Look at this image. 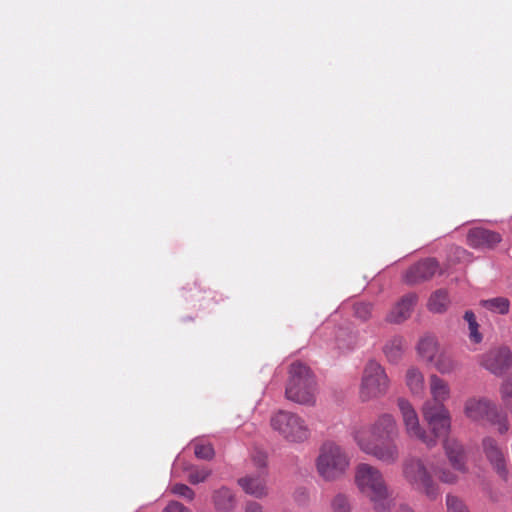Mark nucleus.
I'll use <instances>...</instances> for the list:
<instances>
[{"label":"nucleus","mask_w":512,"mask_h":512,"mask_svg":"<svg viewBox=\"0 0 512 512\" xmlns=\"http://www.w3.org/2000/svg\"><path fill=\"white\" fill-rule=\"evenodd\" d=\"M405 383L413 395H423L425 391V378L419 368L413 366L407 369Z\"/></svg>","instance_id":"4be33fe9"},{"label":"nucleus","mask_w":512,"mask_h":512,"mask_svg":"<svg viewBox=\"0 0 512 512\" xmlns=\"http://www.w3.org/2000/svg\"><path fill=\"white\" fill-rule=\"evenodd\" d=\"M480 365L492 374L501 376L512 369V353L506 346L494 347L480 356Z\"/></svg>","instance_id":"9d476101"},{"label":"nucleus","mask_w":512,"mask_h":512,"mask_svg":"<svg viewBox=\"0 0 512 512\" xmlns=\"http://www.w3.org/2000/svg\"><path fill=\"white\" fill-rule=\"evenodd\" d=\"M487 421L497 427L499 434H505L509 430V421L507 415L499 411L496 405L488 416Z\"/></svg>","instance_id":"bb28decb"},{"label":"nucleus","mask_w":512,"mask_h":512,"mask_svg":"<svg viewBox=\"0 0 512 512\" xmlns=\"http://www.w3.org/2000/svg\"><path fill=\"white\" fill-rule=\"evenodd\" d=\"M480 305L490 312L505 315L509 312L510 301L505 297L481 300Z\"/></svg>","instance_id":"b1692460"},{"label":"nucleus","mask_w":512,"mask_h":512,"mask_svg":"<svg viewBox=\"0 0 512 512\" xmlns=\"http://www.w3.org/2000/svg\"><path fill=\"white\" fill-rule=\"evenodd\" d=\"M502 241V236L489 229L477 227L469 230L467 243L475 249H493Z\"/></svg>","instance_id":"4468645a"},{"label":"nucleus","mask_w":512,"mask_h":512,"mask_svg":"<svg viewBox=\"0 0 512 512\" xmlns=\"http://www.w3.org/2000/svg\"><path fill=\"white\" fill-rule=\"evenodd\" d=\"M246 512H264V511L258 503L250 502L246 505Z\"/></svg>","instance_id":"e433bc0d"},{"label":"nucleus","mask_w":512,"mask_h":512,"mask_svg":"<svg viewBox=\"0 0 512 512\" xmlns=\"http://www.w3.org/2000/svg\"><path fill=\"white\" fill-rule=\"evenodd\" d=\"M422 415L428 424L431 438L446 436L451 430V415L445 405H434L431 401H425L422 405Z\"/></svg>","instance_id":"1a4fd4ad"},{"label":"nucleus","mask_w":512,"mask_h":512,"mask_svg":"<svg viewBox=\"0 0 512 512\" xmlns=\"http://www.w3.org/2000/svg\"><path fill=\"white\" fill-rule=\"evenodd\" d=\"M437 477L440 482L444 484H455L458 481V476L455 472L448 468H438L436 470Z\"/></svg>","instance_id":"f704fd0d"},{"label":"nucleus","mask_w":512,"mask_h":512,"mask_svg":"<svg viewBox=\"0 0 512 512\" xmlns=\"http://www.w3.org/2000/svg\"><path fill=\"white\" fill-rule=\"evenodd\" d=\"M444 449L452 467L459 472H467L463 446L456 439L448 438L444 441Z\"/></svg>","instance_id":"a211bd4d"},{"label":"nucleus","mask_w":512,"mask_h":512,"mask_svg":"<svg viewBox=\"0 0 512 512\" xmlns=\"http://www.w3.org/2000/svg\"><path fill=\"white\" fill-rule=\"evenodd\" d=\"M449 305L448 294L444 290L434 292L428 301V309L433 313H443Z\"/></svg>","instance_id":"a878e982"},{"label":"nucleus","mask_w":512,"mask_h":512,"mask_svg":"<svg viewBox=\"0 0 512 512\" xmlns=\"http://www.w3.org/2000/svg\"><path fill=\"white\" fill-rule=\"evenodd\" d=\"M401 475L405 483L429 501H435L441 495L438 483L425 461L417 456L407 457L401 465Z\"/></svg>","instance_id":"7ed1b4c3"},{"label":"nucleus","mask_w":512,"mask_h":512,"mask_svg":"<svg viewBox=\"0 0 512 512\" xmlns=\"http://www.w3.org/2000/svg\"><path fill=\"white\" fill-rule=\"evenodd\" d=\"M270 427L282 440L290 444L304 443L311 434L306 420L287 410L274 412L270 417Z\"/></svg>","instance_id":"423d86ee"},{"label":"nucleus","mask_w":512,"mask_h":512,"mask_svg":"<svg viewBox=\"0 0 512 512\" xmlns=\"http://www.w3.org/2000/svg\"><path fill=\"white\" fill-rule=\"evenodd\" d=\"M397 406L401 415L405 433L411 439L421 441L428 447L435 445V439L431 438L421 426L419 416L413 405L405 398L397 400Z\"/></svg>","instance_id":"6e6552de"},{"label":"nucleus","mask_w":512,"mask_h":512,"mask_svg":"<svg viewBox=\"0 0 512 512\" xmlns=\"http://www.w3.org/2000/svg\"><path fill=\"white\" fill-rule=\"evenodd\" d=\"M170 490L173 494L183 497L189 501H192L195 497L194 491L189 486L182 483L172 485Z\"/></svg>","instance_id":"473e14b6"},{"label":"nucleus","mask_w":512,"mask_h":512,"mask_svg":"<svg viewBox=\"0 0 512 512\" xmlns=\"http://www.w3.org/2000/svg\"><path fill=\"white\" fill-rule=\"evenodd\" d=\"M264 455H260L257 459V464L262 470L256 475H247L238 480V484L240 487L249 495L254 496L256 498L264 497L268 494L267 481H266V473L263 470L265 466Z\"/></svg>","instance_id":"f8f14e48"},{"label":"nucleus","mask_w":512,"mask_h":512,"mask_svg":"<svg viewBox=\"0 0 512 512\" xmlns=\"http://www.w3.org/2000/svg\"><path fill=\"white\" fill-rule=\"evenodd\" d=\"M315 464L319 476L325 481L332 482L341 479L347 473L350 457L340 445L328 441L320 447Z\"/></svg>","instance_id":"20e7f679"},{"label":"nucleus","mask_w":512,"mask_h":512,"mask_svg":"<svg viewBox=\"0 0 512 512\" xmlns=\"http://www.w3.org/2000/svg\"><path fill=\"white\" fill-rule=\"evenodd\" d=\"M468 324V338L473 344H480L483 341V335L479 331V324L473 311L467 310L463 316Z\"/></svg>","instance_id":"393cba45"},{"label":"nucleus","mask_w":512,"mask_h":512,"mask_svg":"<svg viewBox=\"0 0 512 512\" xmlns=\"http://www.w3.org/2000/svg\"><path fill=\"white\" fill-rule=\"evenodd\" d=\"M439 270V265L434 259L419 261L410 267L405 273V281L409 284H416L433 277Z\"/></svg>","instance_id":"2eb2a0df"},{"label":"nucleus","mask_w":512,"mask_h":512,"mask_svg":"<svg viewBox=\"0 0 512 512\" xmlns=\"http://www.w3.org/2000/svg\"><path fill=\"white\" fill-rule=\"evenodd\" d=\"M355 485L368 499L375 512H390L395 505L390 489L382 471L371 464L360 463L355 468Z\"/></svg>","instance_id":"f03ea898"},{"label":"nucleus","mask_w":512,"mask_h":512,"mask_svg":"<svg viewBox=\"0 0 512 512\" xmlns=\"http://www.w3.org/2000/svg\"><path fill=\"white\" fill-rule=\"evenodd\" d=\"M398 436L397 421L389 413L380 414L369 425L352 432L354 442L363 453L386 465H394L400 459V449L396 442Z\"/></svg>","instance_id":"f257e3e1"},{"label":"nucleus","mask_w":512,"mask_h":512,"mask_svg":"<svg viewBox=\"0 0 512 512\" xmlns=\"http://www.w3.org/2000/svg\"><path fill=\"white\" fill-rule=\"evenodd\" d=\"M416 302V294L409 293L404 295L388 312L386 321L391 324L403 323L411 316Z\"/></svg>","instance_id":"dca6fc26"},{"label":"nucleus","mask_w":512,"mask_h":512,"mask_svg":"<svg viewBox=\"0 0 512 512\" xmlns=\"http://www.w3.org/2000/svg\"><path fill=\"white\" fill-rule=\"evenodd\" d=\"M383 352L391 363H398L404 352V339L395 336L388 340L383 347Z\"/></svg>","instance_id":"5701e85b"},{"label":"nucleus","mask_w":512,"mask_h":512,"mask_svg":"<svg viewBox=\"0 0 512 512\" xmlns=\"http://www.w3.org/2000/svg\"><path fill=\"white\" fill-rule=\"evenodd\" d=\"M442 375H450L459 369L458 361L451 353L442 349L430 363Z\"/></svg>","instance_id":"412c9836"},{"label":"nucleus","mask_w":512,"mask_h":512,"mask_svg":"<svg viewBox=\"0 0 512 512\" xmlns=\"http://www.w3.org/2000/svg\"><path fill=\"white\" fill-rule=\"evenodd\" d=\"M212 500L217 512H232L236 507L234 493L226 486H222L213 492Z\"/></svg>","instance_id":"6ab92c4d"},{"label":"nucleus","mask_w":512,"mask_h":512,"mask_svg":"<svg viewBox=\"0 0 512 512\" xmlns=\"http://www.w3.org/2000/svg\"><path fill=\"white\" fill-rule=\"evenodd\" d=\"M482 450L493 470L501 479L506 481L509 475L507 458L497 441L492 437L483 438Z\"/></svg>","instance_id":"9b49d317"},{"label":"nucleus","mask_w":512,"mask_h":512,"mask_svg":"<svg viewBox=\"0 0 512 512\" xmlns=\"http://www.w3.org/2000/svg\"><path fill=\"white\" fill-rule=\"evenodd\" d=\"M429 393L431 402L434 405H445L451 397V388L449 383L439 375L433 373L429 375Z\"/></svg>","instance_id":"f3484780"},{"label":"nucleus","mask_w":512,"mask_h":512,"mask_svg":"<svg viewBox=\"0 0 512 512\" xmlns=\"http://www.w3.org/2000/svg\"><path fill=\"white\" fill-rule=\"evenodd\" d=\"M500 396L504 406L512 413V380H505L500 386Z\"/></svg>","instance_id":"7c9ffc66"},{"label":"nucleus","mask_w":512,"mask_h":512,"mask_svg":"<svg viewBox=\"0 0 512 512\" xmlns=\"http://www.w3.org/2000/svg\"><path fill=\"white\" fill-rule=\"evenodd\" d=\"M194 453L197 458L203 460H211L215 455L212 445L202 443H196L194 445Z\"/></svg>","instance_id":"2f4dec72"},{"label":"nucleus","mask_w":512,"mask_h":512,"mask_svg":"<svg viewBox=\"0 0 512 512\" xmlns=\"http://www.w3.org/2000/svg\"><path fill=\"white\" fill-rule=\"evenodd\" d=\"M396 512H415L412 507L407 504H401Z\"/></svg>","instance_id":"4c0bfd02"},{"label":"nucleus","mask_w":512,"mask_h":512,"mask_svg":"<svg viewBox=\"0 0 512 512\" xmlns=\"http://www.w3.org/2000/svg\"><path fill=\"white\" fill-rule=\"evenodd\" d=\"M417 353L419 357L426 363H431L441 349L436 337L432 335H425L420 338L417 346Z\"/></svg>","instance_id":"aec40b11"},{"label":"nucleus","mask_w":512,"mask_h":512,"mask_svg":"<svg viewBox=\"0 0 512 512\" xmlns=\"http://www.w3.org/2000/svg\"><path fill=\"white\" fill-rule=\"evenodd\" d=\"M496 404L485 397H469L463 405L465 417L472 422L487 420Z\"/></svg>","instance_id":"ddd939ff"},{"label":"nucleus","mask_w":512,"mask_h":512,"mask_svg":"<svg viewBox=\"0 0 512 512\" xmlns=\"http://www.w3.org/2000/svg\"><path fill=\"white\" fill-rule=\"evenodd\" d=\"M354 314L357 318L365 321L368 320L372 313V304L359 302L355 303L354 306Z\"/></svg>","instance_id":"72a5a7b5"},{"label":"nucleus","mask_w":512,"mask_h":512,"mask_svg":"<svg viewBox=\"0 0 512 512\" xmlns=\"http://www.w3.org/2000/svg\"><path fill=\"white\" fill-rule=\"evenodd\" d=\"M289 375L285 390L286 398L300 405H314L316 402V381L309 367L300 362L292 363Z\"/></svg>","instance_id":"39448f33"},{"label":"nucleus","mask_w":512,"mask_h":512,"mask_svg":"<svg viewBox=\"0 0 512 512\" xmlns=\"http://www.w3.org/2000/svg\"><path fill=\"white\" fill-rule=\"evenodd\" d=\"M389 384L384 367L375 360H369L362 372L359 397L364 402L380 398L387 393Z\"/></svg>","instance_id":"0eeeda50"},{"label":"nucleus","mask_w":512,"mask_h":512,"mask_svg":"<svg viewBox=\"0 0 512 512\" xmlns=\"http://www.w3.org/2000/svg\"><path fill=\"white\" fill-rule=\"evenodd\" d=\"M212 474L210 469L206 468H190L188 480L191 484L196 485L205 482Z\"/></svg>","instance_id":"c85d7f7f"},{"label":"nucleus","mask_w":512,"mask_h":512,"mask_svg":"<svg viewBox=\"0 0 512 512\" xmlns=\"http://www.w3.org/2000/svg\"><path fill=\"white\" fill-rule=\"evenodd\" d=\"M446 507L448 512H470L462 499L450 493L446 495Z\"/></svg>","instance_id":"cd10ccee"},{"label":"nucleus","mask_w":512,"mask_h":512,"mask_svg":"<svg viewBox=\"0 0 512 512\" xmlns=\"http://www.w3.org/2000/svg\"><path fill=\"white\" fill-rule=\"evenodd\" d=\"M331 508L333 512H351L348 496L341 493L337 494L331 501Z\"/></svg>","instance_id":"c756f323"},{"label":"nucleus","mask_w":512,"mask_h":512,"mask_svg":"<svg viewBox=\"0 0 512 512\" xmlns=\"http://www.w3.org/2000/svg\"><path fill=\"white\" fill-rule=\"evenodd\" d=\"M163 512H190L183 504L177 501H171L164 509Z\"/></svg>","instance_id":"c9c22d12"}]
</instances>
